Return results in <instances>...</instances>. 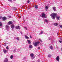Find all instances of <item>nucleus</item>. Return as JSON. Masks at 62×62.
Returning <instances> with one entry per match:
<instances>
[{
	"label": "nucleus",
	"mask_w": 62,
	"mask_h": 62,
	"mask_svg": "<svg viewBox=\"0 0 62 62\" xmlns=\"http://www.w3.org/2000/svg\"><path fill=\"white\" fill-rule=\"evenodd\" d=\"M57 14H56L54 13H52V14L50 15L51 16V17L52 19L53 20H54L55 18V17L57 15Z\"/></svg>",
	"instance_id": "nucleus-1"
},
{
	"label": "nucleus",
	"mask_w": 62,
	"mask_h": 62,
	"mask_svg": "<svg viewBox=\"0 0 62 62\" xmlns=\"http://www.w3.org/2000/svg\"><path fill=\"white\" fill-rule=\"evenodd\" d=\"M39 42H36L35 43H33V44L35 47H37L38 44L39 43Z\"/></svg>",
	"instance_id": "nucleus-2"
},
{
	"label": "nucleus",
	"mask_w": 62,
	"mask_h": 62,
	"mask_svg": "<svg viewBox=\"0 0 62 62\" xmlns=\"http://www.w3.org/2000/svg\"><path fill=\"white\" fill-rule=\"evenodd\" d=\"M6 30H7V31H9V26L8 25H6Z\"/></svg>",
	"instance_id": "nucleus-3"
},
{
	"label": "nucleus",
	"mask_w": 62,
	"mask_h": 62,
	"mask_svg": "<svg viewBox=\"0 0 62 62\" xmlns=\"http://www.w3.org/2000/svg\"><path fill=\"white\" fill-rule=\"evenodd\" d=\"M30 56L32 59H34L35 58V57L34 56V54L33 53L31 54H30Z\"/></svg>",
	"instance_id": "nucleus-4"
},
{
	"label": "nucleus",
	"mask_w": 62,
	"mask_h": 62,
	"mask_svg": "<svg viewBox=\"0 0 62 62\" xmlns=\"http://www.w3.org/2000/svg\"><path fill=\"white\" fill-rule=\"evenodd\" d=\"M4 62H8V58H6L4 59Z\"/></svg>",
	"instance_id": "nucleus-5"
},
{
	"label": "nucleus",
	"mask_w": 62,
	"mask_h": 62,
	"mask_svg": "<svg viewBox=\"0 0 62 62\" xmlns=\"http://www.w3.org/2000/svg\"><path fill=\"white\" fill-rule=\"evenodd\" d=\"M2 20L3 21H5L6 20H7V18L5 17H2Z\"/></svg>",
	"instance_id": "nucleus-6"
},
{
	"label": "nucleus",
	"mask_w": 62,
	"mask_h": 62,
	"mask_svg": "<svg viewBox=\"0 0 62 62\" xmlns=\"http://www.w3.org/2000/svg\"><path fill=\"white\" fill-rule=\"evenodd\" d=\"M59 56H57L56 58V60L57 61H59Z\"/></svg>",
	"instance_id": "nucleus-7"
},
{
	"label": "nucleus",
	"mask_w": 62,
	"mask_h": 62,
	"mask_svg": "<svg viewBox=\"0 0 62 62\" xmlns=\"http://www.w3.org/2000/svg\"><path fill=\"white\" fill-rule=\"evenodd\" d=\"M45 15H46L45 14L42 13V16L43 18H46Z\"/></svg>",
	"instance_id": "nucleus-8"
},
{
	"label": "nucleus",
	"mask_w": 62,
	"mask_h": 62,
	"mask_svg": "<svg viewBox=\"0 0 62 62\" xmlns=\"http://www.w3.org/2000/svg\"><path fill=\"white\" fill-rule=\"evenodd\" d=\"M3 52L5 54H7V50H6L5 49H3Z\"/></svg>",
	"instance_id": "nucleus-9"
},
{
	"label": "nucleus",
	"mask_w": 62,
	"mask_h": 62,
	"mask_svg": "<svg viewBox=\"0 0 62 62\" xmlns=\"http://www.w3.org/2000/svg\"><path fill=\"white\" fill-rule=\"evenodd\" d=\"M16 29H20V26H16Z\"/></svg>",
	"instance_id": "nucleus-10"
},
{
	"label": "nucleus",
	"mask_w": 62,
	"mask_h": 62,
	"mask_svg": "<svg viewBox=\"0 0 62 62\" xmlns=\"http://www.w3.org/2000/svg\"><path fill=\"white\" fill-rule=\"evenodd\" d=\"M14 27H15V26L13 24H12L11 25V28L12 29H13V28H14Z\"/></svg>",
	"instance_id": "nucleus-11"
},
{
	"label": "nucleus",
	"mask_w": 62,
	"mask_h": 62,
	"mask_svg": "<svg viewBox=\"0 0 62 62\" xmlns=\"http://www.w3.org/2000/svg\"><path fill=\"white\" fill-rule=\"evenodd\" d=\"M11 24H12V21H9L8 22V25H10Z\"/></svg>",
	"instance_id": "nucleus-12"
},
{
	"label": "nucleus",
	"mask_w": 62,
	"mask_h": 62,
	"mask_svg": "<svg viewBox=\"0 0 62 62\" xmlns=\"http://www.w3.org/2000/svg\"><path fill=\"white\" fill-rule=\"evenodd\" d=\"M48 6H46L45 7V9L46 11H47L48 10Z\"/></svg>",
	"instance_id": "nucleus-13"
},
{
	"label": "nucleus",
	"mask_w": 62,
	"mask_h": 62,
	"mask_svg": "<svg viewBox=\"0 0 62 62\" xmlns=\"http://www.w3.org/2000/svg\"><path fill=\"white\" fill-rule=\"evenodd\" d=\"M56 8H55V7H53V9L55 11H56Z\"/></svg>",
	"instance_id": "nucleus-14"
},
{
	"label": "nucleus",
	"mask_w": 62,
	"mask_h": 62,
	"mask_svg": "<svg viewBox=\"0 0 62 62\" xmlns=\"http://www.w3.org/2000/svg\"><path fill=\"white\" fill-rule=\"evenodd\" d=\"M35 8L37 9L38 8H39V7H38V5H36L35 6Z\"/></svg>",
	"instance_id": "nucleus-15"
},
{
	"label": "nucleus",
	"mask_w": 62,
	"mask_h": 62,
	"mask_svg": "<svg viewBox=\"0 0 62 62\" xmlns=\"http://www.w3.org/2000/svg\"><path fill=\"white\" fill-rule=\"evenodd\" d=\"M56 18L57 20H59V18H60V16H56Z\"/></svg>",
	"instance_id": "nucleus-16"
},
{
	"label": "nucleus",
	"mask_w": 62,
	"mask_h": 62,
	"mask_svg": "<svg viewBox=\"0 0 62 62\" xmlns=\"http://www.w3.org/2000/svg\"><path fill=\"white\" fill-rule=\"evenodd\" d=\"M54 25L55 26H57L58 25V23H54Z\"/></svg>",
	"instance_id": "nucleus-17"
},
{
	"label": "nucleus",
	"mask_w": 62,
	"mask_h": 62,
	"mask_svg": "<svg viewBox=\"0 0 62 62\" xmlns=\"http://www.w3.org/2000/svg\"><path fill=\"white\" fill-rule=\"evenodd\" d=\"M27 41H28V43L29 44H31V42H30V40H27Z\"/></svg>",
	"instance_id": "nucleus-18"
},
{
	"label": "nucleus",
	"mask_w": 62,
	"mask_h": 62,
	"mask_svg": "<svg viewBox=\"0 0 62 62\" xmlns=\"http://www.w3.org/2000/svg\"><path fill=\"white\" fill-rule=\"evenodd\" d=\"M33 47L31 45H30L29 46V48H30V49H32Z\"/></svg>",
	"instance_id": "nucleus-19"
},
{
	"label": "nucleus",
	"mask_w": 62,
	"mask_h": 62,
	"mask_svg": "<svg viewBox=\"0 0 62 62\" xmlns=\"http://www.w3.org/2000/svg\"><path fill=\"white\" fill-rule=\"evenodd\" d=\"M50 49L52 50L53 49V47H52V46H50Z\"/></svg>",
	"instance_id": "nucleus-20"
},
{
	"label": "nucleus",
	"mask_w": 62,
	"mask_h": 62,
	"mask_svg": "<svg viewBox=\"0 0 62 62\" xmlns=\"http://www.w3.org/2000/svg\"><path fill=\"white\" fill-rule=\"evenodd\" d=\"M25 38L26 39H29V37H27L26 36H25Z\"/></svg>",
	"instance_id": "nucleus-21"
},
{
	"label": "nucleus",
	"mask_w": 62,
	"mask_h": 62,
	"mask_svg": "<svg viewBox=\"0 0 62 62\" xmlns=\"http://www.w3.org/2000/svg\"><path fill=\"white\" fill-rule=\"evenodd\" d=\"M44 20L46 23H48V20L47 19H45Z\"/></svg>",
	"instance_id": "nucleus-22"
},
{
	"label": "nucleus",
	"mask_w": 62,
	"mask_h": 62,
	"mask_svg": "<svg viewBox=\"0 0 62 62\" xmlns=\"http://www.w3.org/2000/svg\"><path fill=\"white\" fill-rule=\"evenodd\" d=\"M10 58L11 59H12L13 58V55H11L10 56Z\"/></svg>",
	"instance_id": "nucleus-23"
},
{
	"label": "nucleus",
	"mask_w": 62,
	"mask_h": 62,
	"mask_svg": "<svg viewBox=\"0 0 62 62\" xmlns=\"http://www.w3.org/2000/svg\"><path fill=\"white\" fill-rule=\"evenodd\" d=\"M16 39H17L18 41H19V39H19V38H16Z\"/></svg>",
	"instance_id": "nucleus-24"
},
{
	"label": "nucleus",
	"mask_w": 62,
	"mask_h": 62,
	"mask_svg": "<svg viewBox=\"0 0 62 62\" xmlns=\"http://www.w3.org/2000/svg\"><path fill=\"white\" fill-rule=\"evenodd\" d=\"M16 52H17V51L16 50V49H15L13 51V52H14V53Z\"/></svg>",
	"instance_id": "nucleus-25"
},
{
	"label": "nucleus",
	"mask_w": 62,
	"mask_h": 62,
	"mask_svg": "<svg viewBox=\"0 0 62 62\" xmlns=\"http://www.w3.org/2000/svg\"><path fill=\"white\" fill-rule=\"evenodd\" d=\"M0 26H2V24L1 23V22H0Z\"/></svg>",
	"instance_id": "nucleus-26"
},
{
	"label": "nucleus",
	"mask_w": 62,
	"mask_h": 62,
	"mask_svg": "<svg viewBox=\"0 0 62 62\" xmlns=\"http://www.w3.org/2000/svg\"><path fill=\"white\" fill-rule=\"evenodd\" d=\"M48 56L49 57H51V55L49 54L48 55Z\"/></svg>",
	"instance_id": "nucleus-27"
},
{
	"label": "nucleus",
	"mask_w": 62,
	"mask_h": 62,
	"mask_svg": "<svg viewBox=\"0 0 62 62\" xmlns=\"http://www.w3.org/2000/svg\"><path fill=\"white\" fill-rule=\"evenodd\" d=\"M59 41L60 43H61V42H62V40H61H61H59Z\"/></svg>",
	"instance_id": "nucleus-28"
},
{
	"label": "nucleus",
	"mask_w": 62,
	"mask_h": 62,
	"mask_svg": "<svg viewBox=\"0 0 62 62\" xmlns=\"http://www.w3.org/2000/svg\"><path fill=\"white\" fill-rule=\"evenodd\" d=\"M39 39L40 40L41 42H42V41L40 39Z\"/></svg>",
	"instance_id": "nucleus-29"
},
{
	"label": "nucleus",
	"mask_w": 62,
	"mask_h": 62,
	"mask_svg": "<svg viewBox=\"0 0 62 62\" xmlns=\"http://www.w3.org/2000/svg\"><path fill=\"white\" fill-rule=\"evenodd\" d=\"M6 48L7 50H8V49H9L8 48V46H7V47H6Z\"/></svg>",
	"instance_id": "nucleus-30"
},
{
	"label": "nucleus",
	"mask_w": 62,
	"mask_h": 62,
	"mask_svg": "<svg viewBox=\"0 0 62 62\" xmlns=\"http://www.w3.org/2000/svg\"><path fill=\"white\" fill-rule=\"evenodd\" d=\"M43 32H42V31H41V32H40V34H41H41H43Z\"/></svg>",
	"instance_id": "nucleus-31"
},
{
	"label": "nucleus",
	"mask_w": 62,
	"mask_h": 62,
	"mask_svg": "<svg viewBox=\"0 0 62 62\" xmlns=\"http://www.w3.org/2000/svg\"><path fill=\"white\" fill-rule=\"evenodd\" d=\"M27 3H30V1H29V0H28L27 1Z\"/></svg>",
	"instance_id": "nucleus-32"
},
{
	"label": "nucleus",
	"mask_w": 62,
	"mask_h": 62,
	"mask_svg": "<svg viewBox=\"0 0 62 62\" xmlns=\"http://www.w3.org/2000/svg\"><path fill=\"white\" fill-rule=\"evenodd\" d=\"M48 39H49V40H51V38L50 37H49Z\"/></svg>",
	"instance_id": "nucleus-33"
},
{
	"label": "nucleus",
	"mask_w": 62,
	"mask_h": 62,
	"mask_svg": "<svg viewBox=\"0 0 62 62\" xmlns=\"http://www.w3.org/2000/svg\"><path fill=\"white\" fill-rule=\"evenodd\" d=\"M60 26L61 28H62V25H60Z\"/></svg>",
	"instance_id": "nucleus-34"
},
{
	"label": "nucleus",
	"mask_w": 62,
	"mask_h": 62,
	"mask_svg": "<svg viewBox=\"0 0 62 62\" xmlns=\"http://www.w3.org/2000/svg\"><path fill=\"white\" fill-rule=\"evenodd\" d=\"M8 1H9L10 2H11L12 1V0H8Z\"/></svg>",
	"instance_id": "nucleus-35"
},
{
	"label": "nucleus",
	"mask_w": 62,
	"mask_h": 62,
	"mask_svg": "<svg viewBox=\"0 0 62 62\" xmlns=\"http://www.w3.org/2000/svg\"><path fill=\"white\" fill-rule=\"evenodd\" d=\"M38 62H40V60H39V59L38 60Z\"/></svg>",
	"instance_id": "nucleus-36"
},
{
	"label": "nucleus",
	"mask_w": 62,
	"mask_h": 62,
	"mask_svg": "<svg viewBox=\"0 0 62 62\" xmlns=\"http://www.w3.org/2000/svg\"><path fill=\"white\" fill-rule=\"evenodd\" d=\"M2 16H0V19H1V18H2Z\"/></svg>",
	"instance_id": "nucleus-37"
},
{
	"label": "nucleus",
	"mask_w": 62,
	"mask_h": 62,
	"mask_svg": "<svg viewBox=\"0 0 62 62\" xmlns=\"http://www.w3.org/2000/svg\"><path fill=\"white\" fill-rule=\"evenodd\" d=\"M24 28H25V29H26V30H27V28H26V27H24Z\"/></svg>",
	"instance_id": "nucleus-38"
},
{
	"label": "nucleus",
	"mask_w": 62,
	"mask_h": 62,
	"mask_svg": "<svg viewBox=\"0 0 62 62\" xmlns=\"http://www.w3.org/2000/svg\"><path fill=\"white\" fill-rule=\"evenodd\" d=\"M30 37L31 39H32V37H31V35H30Z\"/></svg>",
	"instance_id": "nucleus-39"
},
{
	"label": "nucleus",
	"mask_w": 62,
	"mask_h": 62,
	"mask_svg": "<svg viewBox=\"0 0 62 62\" xmlns=\"http://www.w3.org/2000/svg\"><path fill=\"white\" fill-rule=\"evenodd\" d=\"M38 49H40V47H38Z\"/></svg>",
	"instance_id": "nucleus-40"
},
{
	"label": "nucleus",
	"mask_w": 62,
	"mask_h": 62,
	"mask_svg": "<svg viewBox=\"0 0 62 62\" xmlns=\"http://www.w3.org/2000/svg\"><path fill=\"white\" fill-rule=\"evenodd\" d=\"M16 51H18V50H19V49H16Z\"/></svg>",
	"instance_id": "nucleus-41"
},
{
	"label": "nucleus",
	"mask_w": 62,
	"mask_h": 62,
	"mask_svg": "<svg viewBox=\"0 0 62 62\" xmlns=\"http://www.w3.org/2000/svg\"><path fill=\"white\" fill-rule=\"evenodd\" d=\"M20 33H21V34L22 35V32H20Z\"/></svg>",
	"instance_id": "nucleus-42"
},
{
	"label": "nucleus",
	"mask_w": 62,
	"mask_h": 62,
	"mask_svg": "<svg viewBox=\"0 0 62 62\" xmlns=\"http://www.w3.org/2000/svg\"><path fill=\"white\" fill-rule=\"evenodd\" d=\"M39 18H38V20H40V19H39Z\"/></svg>",
	"instance_id": "nucleus-43"
},
{
	"label": "nucleus",
	"mask_w": 62,
	"mask_h": 62,
	"mask_svg": "<svg viewBox=\"0 0 62 62\" xmlns=\"http://www.w3.org/2000/svg\"><path fill=\"white\" fill-rule=\"evenodd\" d=\"M14 8L15 9H16V8Z\"/></svg>",
	"instance_id": "nucleus-44"
},
{
	"label": "nucleus",
	"mask_w": 62,
	"mask_h": 62,
	"mask_svg": "<svg viewBox=\"0 0 62 62\" xmlns=\"http://www.w3.org/2000/svg\"><path fill=\"white\" fill-rule=\"evenodd\" d=\"M9 18H11V16H9Z\"/></svg>",
	"instance_id": "nucleus-45"
},
{
	"label": "nucleus",
	"mask_w": 62,
	"mask_h": 62,
	"mask_svg": "<svg viewBox=\"0 0 62 62\" xmlns=\"http://www.w3.org/2000/svg\"><path fill=\"white\" fill-rule=\"evenodd\" d=\"M32 62H35L34 61H32Z\"/></svg>",
	"instance_id": "nucleus-46"
},
{
	"label": "nucleus",
	"mask_w": 62,
	"mask_h": 62,
	"mask_svg": "<svg viewBox=\"0 0 62 62\" xmlns=\"http://www.w3.org/2000/svg\"><path fill=\"white\" fill-rule=\"evenodd\" d=\"M13 0L14 1H16V0Z\"/></svg>",
	"instance_id": "nucleus-47"
}]
</instances>
